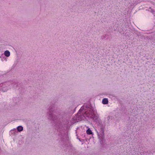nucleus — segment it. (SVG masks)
I'll return each instance as SVG.
<instances>
[{
    "instance_id": "nucleus-1",
    "label": "nucleus",
    "mask_w": 155,
    "mask_h": 155,
    "mask_svg": "<svg viewBox=\"0 0 155 155\" xmlns=\"http://www.w3.org/2000/svg\"><path fill=\"white\" fill-rule=\"evenodd\" d=\"M85 115L88 118H95V112L93 110L90 109L89 111H86L85 113Z\"/></svg>"
},
{
    "instance_id": "nucleus-2",
    "label": "nucleus",
    "mask_w": 155,
    "mask_h": 155,
    "mask_svg": "<svg viewBox=\"0 0 155 155\" xmlns=\"http://www.w3.org/2000/svg\"><path fill=\"white\" fill-rule=\"evenodd\" d=\"M97 132L99 139L100 140H102L104 138V127H101L100 128V132L99 133L98 131H97Z\"/></svg>"
},
{
    "instance_id": "nucleus-3",
    "label": "nucleus",
    "mask_w": 155,
    "mask_h": 155,
    "mask_svg": "<svg viewBox=\"0 0 155 155\" xmlns=\"http://www.w3.org/2000/svg\"><path fill=\"white\" fill-rule=\"evenodd\" d=\"M4 54L7 57H9L10 55V53L8 50H6L4 52Z\"/></svg>"
},
{
    "instance_id": "nucleus-4",
    "label": "nucleus",
    "mask_w": 155,
    "mask_h": 155,
    "mask_svg": "<svg viewBox=\"0 0 155 155\" xmlns=\"http://www.w3.org/2000/svg\"><path fill=\"white\" fill-rule=\"evenodd\" d=\"M87 127L88 128V129L86 131L87 134L88 135L92 134L93 133L91 130H90L88 127Z\"/></svg>"
},
{
    "instance_id": "nucleus-5",
    "label": "nucleus",
    "mask_w": 155,
    "mask_h": 155,
    "mask_svg": "<svg viewBox=\"0 0 155 155\" xmlns=\"http://www.w3.org/2000/svg\"><path fill=\"white\" fill-rule=\"evenodd\" d=\"M0 87H2V88L1 89L2 91L3 92L7 91L8 90V87H7L5 88L4 85H2V84H0Z\"/></svg>"
},
{
    "instance_id": "nucleus-6",
    "label": "nucleus",
    "mask_w": 155,
    "mask_h": 155,
    "mask_svg": "<svg viewBox=\"0 0 155 155\" xmlns=\"http://www.w3.org/2000/svg\"><path fill=\"white\" fill-rule=\"evenodd\" d=\"M102 103L103 104H106L108 103V101L107 98H104L102 100Z\"/></svg>"
},
{
    "instance_id": "nucleus-7",
    "label": "nucleus",
    "mask_w": 155,
    "mask_h": 155,
    "mask_svg": "<svg viewBox=\"0 0 155 155\" xmlns=\"http://www.w3.org/2000/svg\"><path fill=\"white\" fill-rule=\"evenodd\" d=\"M17 129L18 131L20 132L23 130V127L21 126H18L17 127Z\"/></svg>"
},
{
    "instance_id": "nucleus-8",
    "label": "nucleus",
    "mask_w": 155,
    "mask_h": 155,
    "mask_svg": "<svg viewBox=\"0 0 155 155\" xmlns=\"http://www.w3.org/2000/svg\"><path fill=\"white\" fill-rule=\"evenodd\" d=\"M1 60L2 61H7V59H6V58H5V57H3V56H1Z\"/></svg>"
},
{
    "instance_id": "nucleus-9",
    "label": "nucleus",
    "mask_w": 155,
    "mask_h": 155,
    "mask_svg": "<svg viewBox=\"0 0 155 155\" xmlns=\"http://www.w3.org/2000/svg\"><path fill=\"white\" fill-rule=\"evenodd\" d=\"M83 108H82V107H81V109H80V110H79V112H80V111H82V110H83Z\"/></svg>"
},
{
    "instance_id": "nucleus-10",
    "label": "nucleus",
    "mask_w": 155,
    "mask_h": 155,
    "mask_svg": "<svg viewBox=\"0 0 155 155\" xmlns=\"http://www.w3.org/2000/svg\"><path fill=\"white\" fill-rule=\"evenodd\" d=\"M51 115H52V113H51L49 114V116H51Z\"/></svg>"
}]
</instances>
